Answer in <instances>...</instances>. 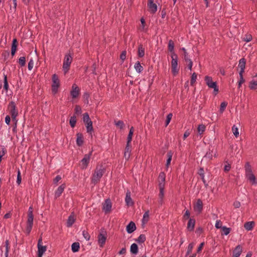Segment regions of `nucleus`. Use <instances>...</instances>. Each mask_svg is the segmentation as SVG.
Returning <instances> with one entry per match:
<instances>
[{
	"instance_id": "nucleus-62",
	"label": "nucleus",
	"mask_w": 257,
	"mask_h": 257,
	"mask_svg": "<svg viewBox=\"0 0 257 257\" xmlns=\"http://www.w3.org/2000/svg\"><path fill=\"white\" fill-rule=\"evenodd\" d=\"M221 222L220 220H217L215 223V227L216 228H221Z\"/></svg>"
},
{
	"instance_id": "nucleus-31",
	"label": "nucleus",
	"mask_w": 257,
	"mask_h": 257,
	"mask_svg": "<svg viewBox=\"0 0 257 257\" xmlns=\"http://www.w3.org/2000/svg\"><path fill=\"white\" fill-rule=\"evenodd\" d=\"M3 77L4 79L3 82L4 83V89L6 91V92H7L9 89V84L7 79V76L4 74Z\"/></svg>"
},
{
	"instance_id": "nucleus-15",
	"label": "nucleus",
	"mask_w": 257,
	"mask_h": 257,
	"mask_svg": "<svg viewBox=\"0 0 257 257\" xmlns=\"http://www.w3.org/2000/svg\"><path fill=\"white\" fill-rule=\"evenodd\" d=\"M131 153V143H126V146L124 149V157L126 160H128L130 158Z\"/></svg>"
},
{
	"instance_id": "nucleus-59",
	"label": "nucleus",
	"mask_w": 257,
	"mask_h": 257,
	"mask_svg": "<svg viewBox=\"0 0 257 257\" xmlns=\"http://www.w3.org/2000/svg\"><path fill=\"white\" fill-rule=\"evenodd\" d=\"M21 181H22V178H21V172H20V170H19L18 172V175H17V183L19 185H20L21 183Z\"/></svg>"
},
{
	"instance_id": "nucleus-47",
	"label": "nucleus",
	"mask_w": 257,
	"mask_h": 257,
	"mask_svg": "<svg viewBox=\"0 0 257 257\" xmlns=\"http://www.w3.org/2000/svg\"><path fill=\"white\" fill-rule=\"evenodd\" d=\"M232 131L236 138L239 136L238 128L235 125H233L232 127Z\"/></svg>"
},
{
	"instance_id": "nucleus-10",
	"label": "nucleus",
	"mask_w": 257,
	"mask_h": 257,
	"mask_svg": "<svg viewBox=\"0 0 257 257\" xmlns=\"http://www.w3.org/2000/svg\"><path fill=\"white\" fill-rule=\"evenodd\" d=\"M111 207L112 203L109 199H106L102 204V209L104 211L105 214L110 212Z\"/></svg>"
},
{
	"instance_id": "nucleus-32",
	"label": "nucleus",
	"mask_w": 257,
	"mask_h": 257,
	"mask_svg": "<svg viewBox=\"0 0 257 257\" xmlns=\"http://www.w3.org/2000/svg\"><path fill=\"white\" fill-rule=\"evenodd\" d=\"M145 55V48L143 47V45L140 44L138 47V56L142 58Z\"/></svg>"
},
{
	"instance_id": "nucleus-5",
	"label": "nucleus",
	"mask_w": 257,
	"mask_h": 257,
	"mask_svg": "<svg viewBox=\"0 0 257 257\" xmlns=\"http://www.w3.org/2000/svg\"><path fill=\"white\" fill-rule=\"evenodd\" d=\"M205 81L207 85L211 88L213 89L214 93L216 95L218 92V88L216 82L212 81V78L210 76H206L205 77Z\"/></svg>"
},
{
	"instance_id": "nucleus-40",
	"label": "nucleus",
	"mask_w": 257,
	"mask_h": 257,
	"mask_svg": "<svg viewBox=\"0 0 257 257\" xmlns=\"http://www.w3.org/2000/svg\"><path fill=\"white\" fill-rule=\"evenodd\" d=\"M69 123L72 127H74L75 126L76 123V116L75 114L70 117Z\"/></svg>"
},
{
	"instance_id": "nucleus-1",
	"label": "nucleus",
	"mask_w": 257,
	"mask_h": 257,
	"mask_svg": "<svg viewBox=\"0 0 257 257\" xmlns=\"http://www.w3.org/2000/svg\"><path fill=\"white\" fill-rule=\"evenodd\" d=\"M245 168V175L246 178L249 180L252 184H257V180L253 174L252 171L251 166L249 162H246L244 166Z\"/></svg>"
},
{
	"instance_id": "nucleus-54",
	"label": "nucleus",
	"mask_w": 257,
	"mask_h": 257,
	"mask_svg": "<svg viewBox=\"0 0 257 257\" xmlns=\"http://www.w3.org/2000/svg\"><path fill=\"white\" fill-rule=\"evenodd\" d=\"M83 98L84 99V103L88 104L89 103V94L87 92H85L83 94Z\"/></svg>"
},
{
	"instance_id": "nucleus-24",
	"label": "nucleus",
	"mask_w": 257,
	"mask_h": 257,
	"mask_svg": "<svg viewBox=\"0 0 257 257\" xmlns=\"http://www.w3.org/2000/svg\"><path fill=\"white\" fill-rule=\"evenodd\" d=\"M131 192L130 191H127L126 193V196L125 198V201L127 205H134V202L132 200V199L131 197Z\"/></svg>"
},
{
	"instance_id": "nucleus-56",
	"label": "nucleus",
	"mask_w": 257,
	"mask_h": 257,
	"mask_svg": "<svg viewBox=\"0 0 257 257\" xmlns=\"http://www.w3.org/2000/svg\"><path fill=\"white\" fill-rule=\"evenodd\" d=\"M82 235L86 240H89L90 239V236L87 231L83 230L82 232Z\"/></svg>"
},
{
	"instance_id": "nucleus-44",
	"label": "nucleus",
	"mask_w": 257,
	"mask_h": 257,
	"mask_svg": "<svg viewBox=\"0 0 257 257\" xmlns=\"http://www.w3.org/2000/svg\"><path fill=\"white\" fill-rule=\"evenodd\" d=\"M181 50L183 51V52H184V59L185 61L186 62H187L188 60L190 59L189 58L188 53H187L186 49L185 48H184V47L181 48Z\"/></svg>"
},
{
	"instance_id": "nucleus-18",
	"label": "nucleus",
	"mask_w": 257,
	"mask_h": 257,
	"mask_svg": "<svg viewBox=\"0 0 257 257\" xmlns=\"http://www.w3.org/2000/svg\"><path fill=\"white\" fill-rule=\"evenodd\" d=\"M126 231L128 233H133L136 229V226L133 221H131L126 227Z\"/></svg>"
},
{
	"instance_id": "nucleus-11",
	"label": "nucleus",
	"mask_w": 257,
	"mask_h": 257,
	"mask_svg": "<svg viewBox=\"0 0 257 257\" xmlns=\"http://www.w3.org/2000/svg\"><path fill=\"white\" fill-rule=\"evenodd\" d=\"M42 237H40L38 241V253L43 255L47 250L46 245H42Z\"/></svg>"
},
{
	"instance_id": "nucleus-21",
	"label": "nucleus",
	"mask_w": 257,
	"mask_h": 257,
	"mask_svg": "<svg viewBox=\"0 0 257 257\" xmlns=\"http://www.w3.org/2000/svg\"><path fill=\"white\" fill-rule=\"evenodd\" d=\"M65 188V184H62L57 188V189L55 192V197L56 198H57L58 197L60 196V195L63 192Z\"/></svg>"
},
{
	"instance_id": "nucleus-22",
	"label": "nucleus",
	"mask_w": 257,
	"mask_h": 257,
	"mask_svg": "<svg viewBox=\"0 0 257 257\" xmlns=\"http://www.w3.org/2000/svg\"><path fill=\"white\" fill-rule=\"evenodd\" d=\"M75 221V218L74 216V214L73 213H72L68 217L67 221V226L68 227H70L72 226L73 223Z\"/></svg>"
},
{
	"instance_id": "nucleus-51",
	"label": "nucleus",
	"mask_w": 257,
	"mask_h": 257,
	"mask_svg": "<svg viewBox=\"0 0 257 257\" xmlns=\"http://www.w3.org/2000/svg\"><path fill=\"white\" fill-rule=\"evenodd\" d=\"M252 40V36L250 34H246L243 38V41L246 42H250Z\"/></svg>"
},
{
	"instance_id": "nucleus-29",
	"label": "nucleus",
	"mask_w": 257,
	"mask_h": 257,
	"mask_svg": "<svg viewBox=\"0 0 257 257\" xmlns=\"http://www.w3.org/2000/svg\"><path fill=\"white\" fill-rule=\"evenodd\" d=\"M256 77V75L253 77V79L249 82V87L250 89L255 90L257 88V79H255L254 78Z\"/></svg>"
},
{
	"instance_id": "nucleus-41",
	"label": "nucleus",
	"mask_w": 257,
	"mask_h": 257,
	"mask_svg": "<svg viewBox=\"0 0 257 257\" xmlns=\"http://www.w3.org/2000/svg\"><path fill=\"white\" fill-rule=\"evenodd\" d=\"M221 229L223 231V232L221 233V234L225 235H228L230 233V232L231 230V228L227 227L225 226H222L221 227Z\"/></svg>"
},
{
	"instance_id": "nucleus-19",
	"label": "nucleus",
	"mask_w": 257,
	"mask_h": 257,
	"mask_svg": "<svg viewBox=\"0 0 257 257\" xmlns=\"http://www.w3.org/2000/svg\"><path fill=\"white\" fill-rule=\"evenodd\" d=\"M242 251V248L240 245H237L233 250L232 257H239Z\"/></svg>"
},
{
	"instance_id": "nucleus-34",
	"label": "nucleus",
	"mask_w": 257,
	"mask_h": 257,
	"mask_svg": "<svg viewBox=\"0 0 257 257\" xmlns=\"http://www.w3.org/2000/svg\"><path fill=\"white\" fill-rule=\"evenodd\" d=\"M80 248V244L78 242H75L72 243L71 245V249L73 252H77Z\"/></svg>"
},
{
	"instance_id": "nucleus-36",
	"label": "nucleus",
	"mask_w": 257,
	"mask_h": 257,
	"mask_svg": "<svg viewBox=\"0 0 257 257\" xmlns=\"http://www.w3.org/2000/svg\"><path fill=\"white\" fill-rule=\"evenodd\" d=\"M168 50L171 53V54L174 52V43L173 40H170L168 42Z\"/></svg>"
},
{
	"instance_id": "nucleus-60",
	"label": "nucleus",
	"mask_w": 257,
	"mask_h": 257,
	"mask_svg": "<svg viewBox=\"0 0 257 257\" xmlns=\"http://www.w3.org/2000/svg\"><path fill=\"white\" fill-rule=\"evenodd\" d=\"M126 52L125 51H123L121 52L120 55V59L123 61L126 58Z\"/></svg>"
},
{
	"instance_id": "nucleus-3",
	"label": "nucleus",
	"mask_w": 257,
	"mask_h": 257,
	"mask_svg": "<svg viewBox=\"0 0 257 257\" xmlns=\"http://www.w3.org/2000/svg\"><path fill=\"white\" fill-rule=\"evenodd\" d=\"M105 172V169L102 166L100 168L96 167L94 171V173L93 174L91 179V182L94 185L97 184L99 182L100 179L102 177Z\"/></svg>"
},
{
	"instance_id": "nucleus-9",
	"label": "nucleus",
	"mask_w": 257,
	"mask_h": 257,
	"mask_svg": "<svg viewBox=\"0 0 257 257\" xmlns=\"http://www.w3.org/2000/svg\"><path fill=\"white\" fill-rule=\"evenodd\" d=\"M107 237L106 232L104 229H101L98 235V243L100 247H102L105 243Z\"/></svg>"
},
{
	"instance_id": "nucleus-49",
	"label": "nucleus",
	"mask_w": 257,
	"mask_h": 257,
	"mask_svg": "<svg viewBox=\"0 0 257 257\" xmlns=\"http://www.w3.org/2000/svg\"><path fill=\"white\" fill-rule=\"evenodd\" d=\"M172 116H173V114L171 113H170L167 115L166 120L165 121V126H167L169 124V123L172 119Z\"/></svg>"
},
{
	"instance_id": "nucleus-12",
	"label": "nucleus",
	"mask_w": 257,
	"mask_h": 257,
	"mask_svg": "<svg viewBox=\"0 0 257 257\" xmlns=\"http://www.w3.org/2000/svg\"><path fill=\"white\" fill-rule=\"evenodd\" d=\"M194 210L198 214L202 212L203 210V203L200 199H197L196 204L194 206Z\"/></svg>"
},
{
	"instance_id": "nucleus-20",
	"label": "nucleus",
	"mask_w": 257,
	"mask_h": 257,
	"mask_svg": "<svg viewBox=\"0 0 257 257\" xmlns=\"http://www.w3.org/2000/svg\"><path fill=\"white\" fill-rule=\"evenodd\" d=\"M246 60L244 58H242L239 61L238 67L240 68L239 73H243L245 67Z\"/></svg>"
},
{
	"instance_id": "nucleus-50",
	"label": "nucleus",
	"mask_w": 257,
	"mask_h": 257,
	"mask_svg": "<svg viewBox=\"0 0 257 257\" xmlns=\"http://www.w3.org/2000/svg\"><path fill=\"white\" fill-rule=\"evenodd\" d=\"M19 63L21 66H24L26 64V58L25 57H21L19 59Z\"/></svg>"
},
{
	"instance_id": "nucleus-46",
	"label": "nucleus",
	"mask_w": 257,
	"mask_h": 257,
	"mask_svg": "<svg viewBox=\"0 0 257 257\" xmlns=\"http://www.w3.org/2000/svg\"><path fill=\"white\" fill-rule=\"evenodd\" d=\"M91 120L88 113H84L83 115V121L84 123L87 122Z\"/></svg>"
},
{
	"instance_id": "nucleus-42",
	"label": "nucleus",
	"mask_w": 257,
	"mask_h": 257,
	"mask_svg": "<svg viewBox=\"0 0 257 257\" xmlns=\"http://www.w3.org/2000/svg\"><path fill=\"white\" fill-rule=\"evenodd\" d=\"M205 126L203 124H201L198 125L197 131L200 135H202L205 131Z\"/></svg>"
},
{
	"instance_id": "nucleus-30",
	"label": "nucleus",
	"mask_w": 257,
	"mask_h": 257,
	"mask_svg": "<svg viewBox=\"0 0 257 257\" xmlns=\"http://www.w3.org/2000/svg\"><path fill=\"white\" fill-rule=\"evenodd\" d=\"M85 124L86 125L87 132L91 134L92 132L93 131L92 121L91 120H90L87 122H85Z\"/></svg>"
},
{
	"instance_id": "nucleus-7",
	"label": "nucleus",
	"mask_w": 257,
	"mask_h": 257,
	"mask_svg": "<svg viewBox=\"0 0 257 257\" xmlns=\"http://www.w3.org/2000/svg\"><path fill=\"white\" fill-rule=\"evenodd\" d=\"M52 91L55 94L57 92L58 89L60 86V80L58 75L56 74H53L52 77Z\"/></svg>"
},
{
	"instance_id": "nucleus-37",
	"label": "nucleus",
	"mask_w": 257,
	"mask_h": 257,
	"mask_svg": "<svg viewBox=\"0 0 257 257\" xmlns=\"http://www.w3.org/2000/svg\"><path fill=\"white\" fill-rule=\"evenodd\" d=\"M134 127L132 126L130 130L128 135L127 137V142L128 143H131L132 140V137L134 134Z\"/></svg>"
},
{
	"instance_id": "nucleus-13",
	"label": "nucleus",
	"mask_w": 257,
	"mask_h": 257,
	"mask_svg": "<svg viewBox=\"0 0 257 257\" xmlns=\"http://www.w3.org/2000/svg\"><path fill=\"white\" fill-rule=\"evenodd\" d=\"M80 90L76 84H74L72 87V90L70 91V94L73 98H76L79 94Z\"/></svg>"
},
{
	"instance_id": "nucleus-8",
	"label": "nucleus",
	"mask_w": 257,
	"mask_h": 257,
	"mask_svg": "<svg viewBox=\"0 0 257 257\" xmlns=\"http://www.w3.org/2000/svg\"><path fill=\"white\" fill-rule=\"evenodd\" d=\"M9 109L13 120H16V117L18 115V110L16 109V104L15 102L11 101L9 104Z\"/></svg>"
},
{
	"instance_id": "nucleus-53",
	"label": "nucleus",
	"mask_w": 257,
	"mask_h": 257,
	"mask_svg": "<svg viewBox=\"0 0 257 257\" xmlns=\"http://www.w3.org/2000/svg\"><path fill=\"white\" fill-rule=\"evenodd\" d=\"M115 124L116 126L119 127L120 129H122L124 126L123 121L122 120H118L116 122H115Z\"/></svg>"
},
{
	"instance_id": "nucleus-28",
	"label": "nucleus",
	"mask_w": 257,
	"mask_h": 257,
	"mask_svg": "<svg viewBox=\"0 0 257 257\" xmlns=\"http://www.w3.org/2000/svg\"><path fill=\"white\" fill-rule=\"evenodd\" d=\"M130 251L132 254H137L139 252V248L138 245L134 243H133L130 247Z\"/></svg>"
},
{
	"instance_id": "nucleus-57",
	"label": "nucleus",
	"mask_w": 257,
	"mask_h": 257,
	"mask_svg": "<svg viewBox=\"0 0 257 257\" xmlns=\"http://www.w3.org/2000/svg\"><path fill=\"white\" fill-rule=\"evenodd\" d=\"M33 66H34V61H33V59L31 58L28 63V69L29 70H31L33 69Z\"/></svg>"
},
{
	"instance_id": "nucleus-43",
	"label": "nucleus",
	"mask_w": 257,
	"mask_h": 257,
	"mask_svg": "<svg viewBox=\"0 0 257 257\" xmlns=\"http://www.w3.org/2000/svg\"><path fill=\"white\" fill-rule=\"evenodd\" d=\"M193 247H194L193 243L192 242V243H190L189 244L188 247H187V252L186 253V256L188 255L189 254H190L191 253Z\"/></svg>"
},
{
	"instance_id": "nucleus-4",
	"label": "nucleus",
	"mask_w": 257,
	"mask_h": 257,
	"mask_svg": "<svg viewBox=\"0 0 257 257\" xmlns=\"http://www.w3.org/2000/svg\"><path fill=\"white\" fill-rule=\"evenodd\" d=\"M171 69L173 75H176L179 72V68L178 67V56L175 53L171 54Z\"/></svg>"
},
{
	"instance_id": "nucleus-39",
	"label": "nucleus",
	"mask_w": 257,
	"mask_h": 257,
	"mask_svg": "<svg viewBox=\"0 0 257 257\" xmlns=\"http://www.w3.org/2000/svg\"><path fill=\"white\" fill-rule=\"evenodd\" d=\"M167 162H166V166H169V165H170V163H171V161L172 160V156H173V153L172 152V151H169L167 154Z\"/></svg>"
},
{
	"instance_id": "nucleus-48",
	"label": "nucleus",
	"mask_w": 257,
	"mask_h": 257,
	"mask_svg": "<svg viewBox=\"0 0 257 257\" xmlns=\"http://www.w3.org/2000/svg\"><path fill=\"white\" fill-rule=\"evenodd\" d=\"M75 114L79 115L82 112L81 107L79 105H76L74 108Z\"/></svg>"
},
{
	"instance_id": "nucleus-55",
	"label": "nucleus",
	"mask_w": 257,
	"mask_h": 257,
	"mask_svg": "<svg viewBox=\"0 0 257 257\" xmlns=\"http://www.w3.org/2000/svg\"><path fill=\"white\" fill-rule=\"evenodd\" d=\"M160 192L159 194V198H164V187H159Z\"/></svg>"
},
{
	"instance_id": "nucleus-16",
	"label": "nucleus",
	"mask_w": 257,
	"mask_h": 257,
	"mask_svg": "<svg viewBox=\"0 0 257 257\" xmlns=\"http://www.w3.org/2000/svg\"><path fill=\"white\" fill-rule=\"evenodd\" d=\"M148 7L152 14H155L157 11V6L154 3V0H148Z\"/></svg>"
},
{
	"instance_id": "nucleus-26",
	"label": "nucleus",
	"mask_w": 257,
	"mask_h": 257,
	"mask_svg": "<svg viewBox=\"0 0 257 257\" xmlns=\"http://www.w3.org/2000/svg\"><path fill=\"white\" fill-rule=\"evenodd\" d=\"M17 40L16 39H14L12 41V48H11V55L14 56L16 53L17 48Z\"/></svg>"
},
{
	"instance_id": "nucleus-23",
	"label": "nucleus",
	"mask_w": 257,
	"mask_h": 257,
	"mask_svg": "<svg viewBox=\"0 0 257 257\" xmlns=\"http://www.w3.org/2000/svg\"><path fill=\"white\" fill-rule=\"evenodd\" d=\"M195 224V220L194 218H189L188 224L187 229L189 231H191L194 230Z\"/></svg>"
},
{
	"instance_id": "nucleus-17",
	"label": "nucleus",
	"mask_w": 257,
	"mask_h": 257,
	"mask_svg": "<svg viewBox=\"0 0 257 257\" xmlns=\"http://www.w3.org/2000/svg\"><path fill=\"white\" fill-rule=\"evenodd\" d=\"M166 179V175L164 172H161L158 177L159 180V187H165V182Z\"/></svg>"
},
{
	"instance_id": "nucleus-52",
	"label": "nucleus",
	"mask_w": 257,
	"mask_h": 257,
	"mask_svg": "<svg viewBox=\"0 0 257 257\" xmlns=\"http://www.w3.org/2000/svg\"><path fill=\"white\" fill-rule=\"evenodd\" d=\"M227 105V103L225 101L221 102L219 109L221 113H222L224 111Z\"/></svg>"
},
{
	"instance_id": "nucleus-25",
	"label": "nucleus",
	"mask_w": 257,
	"mask_h": 257,
	"mask_svg": "<svg viewBox=\"0 0 257 257\" xmlns=\"http://www.w3.org/2000/svg\"><path fill=\"white\" fill-rule=\"evenodd\" d=\"M77 139H76V144L78 146L80 147L83 144V136L81 133H77L76 134Z\"/></svg>"
},
{
	"instance_id": "nucleus-14",
	"label": "nucleus",
	"mask_w": 257,
	"mask_h": 257,
	"mask_svg": "<svg viewBox=\"0 0 257 257\" xmlns=\"http://www.w3.org/2000/svg\"><path fill=\"white\" fill-rule=\"evenodd\" d=\"M91 154L92 152H90L88 154H85L84 156V158L81 160V162L82 163V165L83 166V168H86L87 167Z\"/></svg>"
},
{
	"instance_id": "nucleus-63",
	"label": "nucleus",
	"mask_w": 257,
	"mask_h": 257,
	"mask_svg": "<svg viewBox=\"0 0 257 257\" xmlns=\"http://www.w3.org/2000/svg\"><path fill=\"white\" fill-rule=\"evenodd\" d=\"M239 75L240 79L238 82H239L240 84H242L245 81L243 77V73H239Z\"/></svg>"
},
{
	"instance_id": "nucleus-64",
	"label": "nucleus",
	"mask_w": 257,
	"mask_h": 257,
	"mask_svg": "<svg viewBox=\"0 0 257 257\" xmlns=\"http://www.w3.org/2000/svg\"><path fill=\"white\" fill-rule=\"evenodd\" d=\"M61 179V177L59 175H57L53 180L54 184H57Z\"/></svg>"
},
{
	"instance_id": "nucleus-45",
	"label": "nucleus",
	"mask_w": 257,
	"mask_h": 257,
	"mask_svg": "<svg viewBox=\"0 0 257 257\" xmlns=\"http://www.w3.org/2000/svg\"><path fill=\"white\" fill-rule=\"evenodd\" d=\"M197 79V74L196 73L194 72L191 76V81H190V85L191 86H193L195 82H196Z\"/></svg>"
},
{
	"instance_id": "nucleus-27",
	"label": "nucleus",
	"mask_w": 257,
	"mask_h": 257,
	"mask_svg": "<svg viewBox=\"0 0 257 257\" xmlns=\"http://www.w3.org/2000/svg\"><path fill=\"white\" fill-rule=\"evenodd\" d=\"M254 226V222L253 221L246 222L244 224V227L246 230L248 231L251 230L253 229Z\"/></svg>"
},
{
	"instance_id": "nucleus-35",
	"label": "nucleus",
	"mask_w": 257,
	"mask_h": 257,
	"mask_svg": "<svg viewBox=\"0 0 257 257\" xmlns=\"http://www.w3.org/2000/svg\"><path fill=\"white\" fill-rule=\"evenodd\" d=\"M146 240V235L143 234H141L138 238L135 239V241L138 243H144Z\"/></svg>"
},
{
	"instance_id": "nucleus-2",
	"label": "nucleus",
	"mask_w": 257,
	"mask_h": 257,
	"mask_svg": "<svg viewBox=\"0 0 257 257\" xmlns=\"http://www.w3.org/2000/svg\"><path fill=\"white\" fill-rule=\"evenodd\" d=\"M33 208L32 206H30L28 210V219L27 221V226L25 230V233L27 235H29L32 230L33 225Z\"/></svg>"
},
{
	"instance_id": "nucleus-6",
	"label": "nucleus",
	"mask_w": 257,
	"mask_h": 257,
	"mask_svg": "<svg viewBox=\"0 0 257 257\" xmlns=\"http://www.w3.org/2000/svg\"><path fill=\"white\" fill-rule=\"evenodd\" d=\"M72 61V57L70 54H67L65 56L63 64V69L65 73H66L69 70L70 66Z\"/></svg>"
},
{
	"instance_id": "nucleus-38",
	"label": "nucleus",
	"mask_w": 257,
	"mask_h": 257,
	"mask_svg": "<svg viewBox=\"0 0 257 257\" xmlns=\"http://www.w3.org/2000/svg\"><path fill=\"white\" fill-rule=\"evenodd\" d=\"M149 218V211H147L145 212L143 215V218L142 219L143 224H145L148 222Z\"/></svg>"
},
{
	"instance_id": "nucleus-33",
	"label": "nucleus",
	"mask_w": 257,
	"mask_h": 257,
	"mask_svg": "<svg viewBox=\"0 0 257 257\" xmlns=\"http://www.w3.org/2000/svg\"><path fill=\"white\" fill-rule=\"evenodd\" d=\"M135 69L136 71L139 73L142 72L144 70L143 67L141 66V63L139 61H137L135 65Z\"/></svg>"
},
{
	"instance_id": "nucleus-58",
	"label": "nucleus",
	"mask_w": 257,
	"mask_h": 257,
	"mask_svg": "<svg viewBox=\"0 0 257 257\" xmlns=\"http://www.w3.org/2000/svg\"><path fill=\"white\" fill-rule=\"evenodd\" d=\"M190 216V211L188 210H186L183 217L184 219L187 220L189 218Z\"/></svg>"
},
{
	"instance_id": "nucleus-61",
	"label": "nucleus",
	"mask_w": 257,
	"mask_h": 257,
	"mask_svg": "<svg viewBox=\"0 0 257 257\" xmlns=\"http://www.w3.org/2000/svg\"><path fill=\"white\" fill-rule=\"evenodd\" d=\"M141 24H142L141 31H144L145 29V20L143 18H141Z\"/></svg>"
}]
</instances>
